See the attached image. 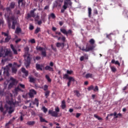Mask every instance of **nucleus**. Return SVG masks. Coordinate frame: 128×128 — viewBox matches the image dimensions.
Listing matches in <instances>:
<instances>
[{
  "label": "nucleus",
  "instance_id": "37",
  "mask_svg": "<svg viewBox=\"0 0 128 128\" xmlns=\"http://www.w3.org/2000/svg\"><path fill=\"white\" fill-rule=\"evenodd\" d=\"M94 118H97V120H102V118L96 115V114H94Z\"/></svg>",
  "mask_w": 128,
  "mask_h": 128
},
{
  "label": "nucleus",
  "instance_id": "47",
  "mask_svg": "<svg viewBox=\"0 0 128 128\" xmlns=\"http://www.w3.org/2000/svg\"><path fill=\"white\" fill-rule=\"evenodd\" d=\"M94 86L91 85L90 86H89L88 88V90L90 92V90H94Z\"/></svg>",
  "mask_w": 128,
  "mask_h": 128
},
{
  "label": "nucleus",
  "instance_id": "55",
  "mask_svg": "<svg viewBox=\"0 0 128 128\" xmlns=\"http://www.w3.org/2000/svg\"><path fill=\"white\" fill-rule=\"evenodd\" d=\"M93 90L94 92H98V86H96L95 88H94Z\"/></svg>",
  "mask_w": 128,
  "mask_h": 128
},
{
  "label": "nucleus",
  "instance_id": "10",
  "mask_svg": "<svg viewBox=\"0 0 128 128\" xmlns=\"http://www.w3.org/2000/svg\"><path fill=\"white\" fill-rule=\"evenodd\" d=\"M94 48H96V46L94 45H86V52H92L94 50Z\"/></svg>",
  "mask_w": 128,
  "mask_h": 128
},
{
  "label": "nucleus",
  "instance_id": "57",
  "mask_svg": "<svg viewBox=\"0 0 128 128\" xmlns=\"http://www.w3.org/2000/svg\"><path fill=\"white\" fill-rule=\"evenodd\" d=\"M30 42H31V44H36V40L34 39H31L30 40Z\"/></svg>",
  "mask_w": 128,
  "mask_h": 128
},
{
  "label": "nucleus",
  "instance_id": "2",
  "mask_svg": "<svg viewBox=\"0 0 128 128\" xmlns=\"http://www.w3.org/2000/svg\"><path fill=\"white\" fill-rule=\"evenodd\" d=\"M14 8H16V2H12L10 4V6L6 8L7 14H6L5 16H6L8 18H10V16H12V10Z\"/></svg>",
  "mask_w": 128,
  "mask_h": 128
},
{
  "label": "nucleus",
  "instance_id": "35",
  "mask_svg": "<svg viewBox=\"0 0 128 128\" xmlns=\"http://www.w3.org/2000/svg\"><path fill=\"white\" fill-rule=\"evenodd\" d=\"M74 93L76 94V96L78 97L80 96V92H78V90H74Z\"/></svg>",
  "mask_w": 128,
  "mask_h": 128
},
{
  "label": "nucleus",
  "instance_id": "19",
  "mask_svg": "<svg viewBox=\"0 0 128 128\" xmlns=\"http://www.w3.org/2000/svg\"><path fill=\"white\" fill-rule=\"evenodd\" d=\"M10 46L12 50H13L14 54H18V51L16 50V48H14V45L12 44H10Z\"/></svg>",
  "mask_w": 128,
  "mask_h": 128
},
{
  "label": "nucleus",
  "instance_id": "51",
  "mask_svg": "<svg viewBox=\"0 0 128 128\" xmlns=\"http://www.w3.org/2000/svg\"><path fill=\"white\" fill-rule=\"evenodd\" d=\"M40 60V56H37L34 59V62H36V60Z\"/></svg>",
  "mask_w": 128,
  "mask_h": 128
},
{
  "label": "nucleus",
  "instance_id": "42",
  "mask_svg": "<svg viewBox=\"0 0 128 128\" xmlns=\"http://www.w3.org/2000/svg\"><path fill=\"white\" fill-rule=\"evenodd\" d=\"M74 73V71H72V70H66V74H72Z\"/></svg>",
  "mask_w": 128,
  "mask_h": 128
},
{
  "label": "nucleus",
  "instance_id": "6",
  "mask_svg": "<svg viewBox=\"0 0 128 128\" xmlns=\"http://www.w3.org/2000/svg\"><path fill=\"white\" fill-rule=\"evenodd\" d=\"M10 82L8 86V88H12L14 86H16L18 82V81L16 79L12 77L10 78Z\"/></svg>",
  "mask_w": 128,
  "mask_h": 128
},
{
  "label": "nucleus",
  "instance_id": "39",
  "mask_svg": "<svg viewBox=\"0 0 128 128\" xmlns=\"http://www.w3.org/2000/svg\"><path fill=\"white\" fill-rule=\"evenodd\" d=\"M4 49L2 48L0 50V56H4Z\"/></svg>",
  "mask_w": 128,
  "mask_h": 128
},
{
  "label": "nucleus",
  "instance_id": "16",
  "mask_svg": "<svg viewBox=\"0 0 128 128\" xmlns=\"http://www.w3.org/2000/svg\"><path fill=\"white\" fill-rule=\"evenodd\" d=\"M39 118H40V122H46V124L48 122V120H46V119L42 118V116L40 115L39 116Z\"/></svg>",
  "mask_w": 128,
  "mask_h": 128
},
{
  "label": "nucleus",
  "instance_id": "34",
  "mask_svg": "<svg viewBox=\"0 0 128 128\" xmlns=\"http://www.w3.org/2000/svg\"><path fill=\"white\" fill-rule=\"evenodd\" d=\"M28 78L30 80L29 82H36V79H34V78L32 77L29 76Z\"/></svg>",
  "mask_w": 128,
  "mask_h": 128
},
{
  "label": "nucleus",
  "instance_id": "1",
  "mask_svg": "<svg viewBox=\"0 0 128 128\" xmlns=\"http://www.w3.org/2000/svg\"><path fill=\"white\" fill-rule=\"evenodd\" d=\"M10 16L9 18H8V28L10 30V28H12V30H16V25L18 24L16 18V17L14 16Z\"/></svg>",
  "mask_w": 128,
  "mask_h": 128
},
{
  "label": "nucleus",
  "instance_id": "53",
  "mask_svg": "<svg viewBox=\"0 0 128 128\" xmlns=\"http://www.w3.org/2000/svg\"><path fill=\"white\" fill-rule=\"evenodd\" d=\"M48 85L46 84L44 86V91L48 90Z\"/></svg>",
  "mask_w": 128,
  "mask_h": 128
},
{
  "label": "nucleus",
  "instance_id": "59",
  "mask_svg": "<svg viewBox=\"0 0 128 128\" xmlns=\"http://www.w3.org/2000/svg\"><path fill=\"white\" fill-rule=\"evenodd\" d=\"M51 48L53 50H54V52H56V47H54V46L52 45Z\"/></svg>",
  "mask_w": 128,
  "mask_h": 128
},
{
  "label": "nucleus",
  "instance_id": "58",
  "mask_svg": "<svg viewBox=\"0 0 128 128\" xmlns=\"http://www.w3.org/2000/svg\"><path fill=\"white\" fill-rule=\"evenodd\" d=\"M80 62H84V56H80Z\"/></svg>",
  "mask_w": 128,
  "mask_h": 128
},
{
  "label": "nucleus",
  "instance_id": "27",
  "mask_svg": "<svg viewBox=\"0 0 128 128\" xmlns=\"http://www.w3.org/2000/svg\"><path fill=\"white\" fill-rule=\"evenodd\" d=\"M10 56V50H6L4 54V56Z\"/></svg>",
  "mask_w": 128,
  "mask_h": 128
},
{
  "label": "nucleus",
  "instance_id": "21",
  "mask_svg": "<svg viewBox=\"0 0 128 128\" xmlns=\"http://www.w3.org/2000/svg\"><path fill=\"white\" fill-rule=\"evenodd\" d=\"M46 70H49L50 72H54V68L52 67H50V66H46L45 68Z\"/></svg>",
  "mask_w": 128,
  "mask_h": 128
},
{
  "label": "nucleus",
  "instance_id": "22",
  "mask_svg": "<svg viewBox=\"0 0 128 128\" xmlns=\"http://www.w3.org/2000/svg\"><path fill=\"white\" fill-rule=\"evenodd\" d=\"M36 10V9L34 8L33 10H31L30 12V14L32 18H36V14H34V12Z\"/></svg>",
  "mask_w": 128,
  "mask_h": 128
},
{
  "label": "nucleus",
  "instance_id": "41",
  "mask_svg": "<svg viewBox=\"0 0 128 128\" xmlns=\"http://www.w3.org/2000/svg\"><path fill=\"white\" fill-rule=\"evenodd\" d=\"M34 104H36V106H38V100L36 98H35L34 102Z\"/></svg>",
  "mask_w": 128,
  "mask_h": 128
},
{
  "label": "nucleus",
  "instance_id": "60",
  "mask_svg": "<svg viewBox=\"0 0 128 128\" xmlns=\"http://www.w3.org/2000/svg\"><path fill=\"white\" fill-rule=\"evenodd\" d=\"M20 40H22V39L18 38L15 41V42H16V44H18V42H20Z\"/></svg>",
  "mask_w": 128,
  "mask_h": 128
},
{
  "label": "nucleus",
  "instance_id": "18",
  "mask_svg": "<svg viewBox=\"0 0 128 128\" xmlns=\"http://www.w3.org/2000/svg\"><path fill=\"white\" fill-rule=\"evenodd\" d=\"M56 46L57 48H60V46L63 48H64V43H60V42H57L56 44Z\"/></svg>",
  "mask_w": 128,
  "mask_h": 128
},
{
  "label": "nucleus",
  "instance_id": "4",
  "mask_svg": "<svg viewBox=\"0 0 128 128\" xmlns=\"http://www.w3.org/2000/svg\"><path fill=\"white\" fill-rule=\"evenodd\" d=\"M24 58L25 60L24 64L26 68H28L30 64V60H32V58H30V55L28 54L27 56L26 55H24Z\"/></svg>",
  "mask_w": 128,
  "mask_h": 128
},
{
  "label": "nucleus",
  "instance_id": "30",
  "mask_svg": "<svg viewBox=\"0 0 128 128\" xmlns=\"http://www.w3.org/2000/svg\"><path fill=\"white\" fill-rule=\"evenodd\" d=\"M8 104H10V106H16V103L12 101H8Z\"/></svg>",
  "mask_w": 128,
  "mask_h": 128
},
{
  "label": "nucleus",
  "instance_id": "11",
  "mask_svg": "<svg viewBox=\"0 0 128 128\" xmlns=\"http://www.w3.org/2000/svg\"><path fill=\"white\" fill-rule=\"evenodd\" d=\"M4 74L6 76H10V72L8 71L10 70V68H8V66H6L4 68Z\"/></svg>",
  "mask_w": 128,
  "mask_h": 128
},
{
  "label": "nucleus",
  "instance_id": "24",
  "mask_svg": "<svg viewBox=\"0 0 128 128\" xmlns=\"http://www.w3.org/2000/svg\"><path fill=\"white\" fill-rule=\"evenodd\" d=\"M22 32V29L20 27H17L15 30V34H20Z\"/></svg>",
  "mask_w": 128,
  "mask_h": 128
},
{
  "label": "nucleus",
  "instance_id": "46",
  "mask_svg": "<svg viewBox=\"0 0 128 128\" xmlns=\"http://www.w3.org/2000/svg\"><path fill=\"white\" fill-rule=\"evenodd\" d=\"M46 78L47 80H48V82H52V79L50 78V76L48 75L46 76Z\"/></svg>",
  "mask_w": 128,
  "mask_h": 128
},
{
  "label": "nucleus",
  "instance_id": "9",
  "mask_svg": "<svg viewBox=\"0 0 128 128\" xmlns=\"http://www.w3.org/2000/svg\"><path fill=\"white\" fill-rule=\"evenodd\" d=\"M4 108L6 110V112L8 110V113L9 114H12L14 112V109L12 108V106H8L7 104H4Z\"/></svg>",
  "mask_w": 128,
  "mask_h": 128
},
{
  "label": "nucleus",
  "instance_id": "49",
  "mask_svg": "<svg viewBox=\"0 0 128 128\" xmlns=\"http://www.w3.org/2000/svg\"><path fill=\"white\" fill-rule=\"evenodd\" d=\"M40 28H37L35 30V34H38V32H40Z\"/></svg>",
  "mask_w": 128,
  "mask_h": 128
},
{
  "label": "nucleus",
  "instance_id": "63",
  "mask_svg": "<svg viewBox=\"0 0 128 128\" xmlns=\"http://www.w3.org/2000/svg\"><path fill=\"white\" fill-rule=\"evenodd\" d=\"M8 61V59H2V64H4V62H7Z\"/></svg>",
  "mask_w": 128,
  "mask_h": 128
},
{
  "label": "nucleus",
  "instance_id": "3",
  "mask_svg": "<svg viewBox=\"0 0 128 128\" xmlns=\"http://www.w3.org/2000/svg\"><path fill=\"white\" fill-rule=\"evenodd\" d=\"M72 2L70 0H64V4L62 6L63 9L61 10L62 14H64V10H66L68 6H72Z\"/></svg>",
  "mask_w": 128,
  "mask_h": 128
},
{
  "label": "nucleus",
  "instance_id": "20",
  "mask_svg": "<svg viewBox=\"0 0 128 128\" xmlns=\"http://www.w3.org/2000/svg\"><path fill=\"white\" fill-rule=\"evenodd\" d=\"M114 118H122V114L120 113L116 114V112H114Z\"/></svg>",
  "mask_w": 128,
  "mask_h": 128
},
{
  "label": "nucleus",
  "instance_id": "25",
  "mask_svg": "<svg viewBox=\"0 0 128 128\" xmlns=\"http://www.w3.org/2000/svg\"><path fill=\"white\" fill-rule=\"evenodd\" d=\"M111 62L112 64H118V66H120V64L118 60L116 61L114 60H112Z\"/></svg>",
  "mask_w": 128,
  "mask_h": 128
},
{
  "label": "nucleus",
  "instance_id": "26",
  "mask_svg": "<svg viewBox=\"0 0 128 128\" xmlns=\"http://www.w3.org/2000/svg\"><path fill=\"white\" fill-rule=\"evenodd\" d=\"M0 112H3L4 114H6V110H4V107L2 106H0Z\"/></svg>",
  "mask_w": 128,
  "mask_h": 128
},
{
  "label": "nucleus",
  "instance_id": "62",
  "mask_svg": "<svg viewBox=\"0 0 128 128\" xmlns=\"http://www.w3.org/2000/svg\"><path fill=\"white\" fill-rule=\"evenodd\" d=\"M94 14H98V10L96 9L94 10Z\"/></svg>",
  "mask_w": 128,
  "mask_h": 128
},
{
  "label": "nucleus",
  "instance_id": "36",
  "mask_svg": "<svg viewBox=\"0 0 128 128\" xmlns=\"http://www.w3.org/2000/svg\"><path fill=\"white\" fill-rule=\"evenodd\" d=\"M12 38L10 36H8L5 38V42H8Z\"/></svg>",
  "mask_w": 128,
  "mask_h": 128
},
{
  "label": "nucleus",
  "instance_id": "45",
  "mask_svg": "<svg viewBox=\"0 0 128 128\" xmlns=\"http://www.w3.org/2000/svg\"><path fill=\"white\" fill-rule=\"evenodd\" d=\"M50 90H48L46 91L45 92V96H46V98H48V97L50 96Z\"/></svg>",
  "mask_w": 128,
  "mask_h": 128
},
{
  "label": "nucleus",
  "instance_id": "5",
  "mask_svg": "<svg viewBox=\"0 0 128 128\" xmlns=\"http://www.w3.org/2000/svg\"><path fill=\"white\" fill-rule=\"evenodd\" d=\"M55 110L56 111H53L52 110H49L48 114H50L52 116L58 118V112H60V108L58 107L56 108Z\"/></svg>",
  "mask_w": 128,
  "mask_h": 128
},
{
  "label": "nucleus",
  "instance_id": "43",
  "mask_svg": "<svg viewBox=\"0 0 128 128\" xmlns=\"http://www.w3.org/2000/svg\"><path fill=\"white\" fill-rule=\"evenodd\" d=\"M70 78V76H68V74H64L63 76V78H64V80L66 78V80H68V78Z\"/></svg>",
  "mask_w": 128,
  "mask_h": 128
},
{
  "label": "nucleus",
  "instance_id": "8",
  "mask_svg": "<svg viewBox=\"0 0 128 128\" xmlns=\"http://www.w3.org/2000/svg\"><path fill=\"white\" fill-rule=\"evenodd\" d=\"M60 32H61L62 34H65V36H68V34L69 36H72V30H69L66 31V30L65 28H60Z\"/></svg>",
  "mask_w": 128,
  "mask_h": 128
},
{
  "label": "nucleus",
  "instance_id": "44",
  "mask_svg": "<svg viewBox=\"0 0 128 128\" xmlns=\"http://www.w3.org/2000/svg\"><path fill=\"white\" fill-rule=\"evenodd\" d=\"M42 110H43V112L44 114H46V112H48V109L45 106H43L42 108Z\"/></svg>",
  "mask_w": 128,
  "mask_h": 128
},
{
  "label": "nucleus",
  "instance_id": "56",
  "mask_svg": "<svg viewBox=\"0 0 128 128\" xmlns=\"http://www.w3.org/2000/svg\"><path fill=\"white\" fill-rule=\"evenodd\" d=\"M80 116H82V114H80V113H76V118H78L80 117Z\"/></svg>",
  "mask_w": 128,
  "mask_h": 128
},
{
  "label": "nucleus",
  "instance_id": "33",
  "mask_svg": "<svg viewBox=\"0 0 128 128\" xmlns=\"http://www.w3.org/2000/svg\"><path fill=\"white\" fill-rule=\"evenodd\" d=\"M85 78H92V74L88 73L86 75Z\"/></svg>",
  "mask_w": 128,
  "mask_h": 128
},
{
  "label": "nucleus",
  "instance_id": "50",
  "mask_svg": "<svg viewBox=\"0 0 128 128\" xmlns=\"http://www.w3.org/2000/svg\"><path fill=\"white\" fill-rule=\"evenodd\" d=\"M18 90L22 91V89L18 86L17 88H15V92H18Z\"/></svg>",
  "mask_w": 128,
  "mask_h": 128
},
{
  "label": "nucleus",
  "instance_id": "17",
  "mask_svg": "<svg viewBox=\"0 0 128 128\" xmlns=\"http://www.w3.org/2000/svg\"><path fill=\"white\" fill-rule=\"evenodd\" d=\"M14 120H16V118L14 117H13L12 119L10 120L6 124V126H8L10 124H12V122L14 121Z\"/></svg>",
  "mask_w": 128,
  "mask_h": 128
},
{
  "label": "nucleus",
  "instance_id": "40",
  "mask_svg": "<svg viewBox=\"0 0 128 128\" xmlns=\"http://www.w3.org/2000/svg\"><path fill=\"white\" fill-rule=\"evenodd\" d=\"M88 16L89 18H90L92 16V8H88Z\"/></svg>",
  "mask_w": 128,
  "mask_h": 128
},
{
  "label": "nucleus",
  "instance_id": "29",
  "mask_svg": "<svg viewBox=\"0 0 128 128\" xmlns=\"http://www.w3.org/2000/svg\"><path fill=\"white\" fill-rule=\"evenodd\" d=\"M36 68L38 70H42V66L40 64H36Z\"/></svg>",
  "mask_w": 128,
  "mask_h": 128
},
{
  "label": "nucleus",
  "instance_id": "31",
  "mask_svg": "<svg viewBox=\"0 0 128 128\" xmlns=\"http://www.w3.org/2000/svg\"><path fill=\"white\" fill-rule=\"evenodd\" d=\"M89 42L91 46H94V44L96 43V41L94 40V39L92 38L89 40Z\"/></svg>",
  "mask_w": 128,
  "mask_h": 128
},
{
  "label": "nucleus",
  "instance_id": "64",
  "mask_svg": "<svg viewBox=\"0 0 128 128\" xmlns=\"http://www.w3.org/2000/svg\"><path fill=\"white\" fill-rule=\"evenodd\" d=\"M80 50H82L83 52H86V48H84V46H83L82 48H80Z\"/></svg>",
  "mask_w": 128,
  "mask_h": 128
},
{
  "label": "nucleus",
  "instance_id": "14",
  "mask_svg": "<svg viewBox=\"0 0 128 128\" xmlns=\"http://www.w3.org/2000/svg\"><path fill=\"white\" fill-rule=\"evenodd\" d=\"M22 72L24 74L25 76H28V71L26 70L24 68H22Z\"/></svg>",
  "mask_w": 128,
  "mask_h": 128
},
{
  "label": "nucleus",
  "instance_id": "12",
  "mask_svg": "<svg viewBox=\"0 0 128 128\" xmlns=\"http://www.w3.org/2000/svg\"><path fill=\"white\" fill-rule=\"evenodd\" d=\"M34 94H36V91L34 89H31L30 90V92L28 93V96L30 98H32L34 96Z\"/></svg>",
  "mask_w": 128,
  "mask_h": 128
},
{
  "label": "nucleus",
  "instance_id": "13",
  "mask_svg": "<svg viewBox=\"0 0 128 128\" xmlns=\"http://www.w3.org/2000/svg\"><path fill=\"white\" fill-rule=\"evenodd\" d=\"M68 82L67 83L68 86H70L72 82H76V80H74V77L72 76H69V78H68Z\"/></svg>",
  "mask_w": 128,
  "mask_h": 128
},
{
  "label": "nucleus",
  "instance_id": "28",
  "mask_svg": "<svg viewBox=\"0 0 128 128\" xmlns=\"http://www.w3.org/2000/svg\"><path fill=\"white\" fill-rule=\"evenodd\" d=\"M36 124V122L34 121H28L27 122L26 124L28 126H34Z\"/></svg>",
  "mask_w": 128,
  "mask_h": 128
},
{
  "label": "nucleus",
  "instance_id": "61",
  "mask_svg": "<svg viewBox=\"0 0 128 128\" xmlns=\"http://www.w3.org/2000/svg\"><path fill=\"white\" fill-rule=\"evenodd\" d=\"M61 106L62 110H64V108H66V104H62Z\"/></svg>",
  "mask_w": 128,
  "mask_h": 128
},
{
  "label": "nucleus",
  "instance_id": "15",
  "mask_svg": "<svg viewBox=\"0 0 128 128\" xmlns=\"http://www.w3.org/2000/svg\"><path fill=\"white\" fill-rule=\"evenodd\" d=\"M62 0H58L56 2L54 6H62Z\"/></svg>",
  "mask_w": 128,
  "mask_h": 128
},
{
  "label": "nucleus",
  "instance_id": "32",
  "mask_svg": "<svg viewBox=\"0 0 128 128\" xmlns=\"http://www.w3.org/2000/svg\"><path fill=\"white\" fill-rule=\"evenodd\" d=\"M110 68L112 72H116V68L114 66H110Z\"/></svg>",
  "mask_w": 128,
  "mask_h": 128
},
{
  "label": "nucleus",
  "instance_id": "54",
  "mask_svg": "<svg viewBox=\"0 0 128 128\" xmlns=\"http://www.w3.org/2000/svg\"><path fill=\"white\" fill-rule=\"evenodd\" d=\"M84 60H88V56L87 55V54H84Z\"/></svg>",
  "mask_w": 128,
  "mask_h": 128
},
{
  "label": "nucleus",
  "instance_id": "7",
  "mask_svg": "<svg viewBox=\"0 0 128 128\" xmlns=\"http://www.w3.org/2000/svg\"><path fill=\"white\" fill-rule=\"evenodd\" d=\"M36 50H40L41 52V54L44 58L46 56V48L38 46L36 47Z\"/></svg>",
  "mask_w": 128,
  "mask_h": 128
},
{
  "label": "nucleus",
  "instance_id": "23",
  "mask_svg": "<svg viewBox=\"0 0 128 128\" xmlns=\"http://www.w3.org/2000/svg\"><path fill=\"white\" fill-rule=\"evenodd\" d=\"M12 74H16L18 72V68H16V66H13L12 68Z\"/></svg>",
  "mask_w": 128,
  "mask_h": 128
},
{
  "label": "nucleus",
  "instance_id": "48",
  "mask_svg": "<svg viewBox=\"0 0 128 128\" xmlns=\"http://www.w3.org/2000/svg\"><path fill=\"white\" fill-rule=\"evenodd\" d=\"M50 18H53V19H54V18H56V15H55L54 14V13H52V14H50Z\"/></svg>",
  "mask_w": 128,
  "mask_h": 128
},
{
  "label": "nucleus",
  "instance_id": "38",
  "mask_svg": "<svg viewBox=\"0 0 128 128\" xmlns=\"http://www.w3.org/2000/svg\"><path fill=\"white\" fill-rule=\"evenodd\" d=\"M18 86H19V88H23V89L26 88V86L24 84H18Z\"/></svg>",
  "mask_w": 128,
  "mask_h": 128
},
{
  "label": "nucleus",
  "instance_id": "52",
  "mask_svg": "<svg viewBox=\"0 0 128 128\" xmlns=\"http://www.w3.org/2000/svg\"><path fill=\"white\" fill-rule=\"evenodd\" d=\"M2 34L4 35V36H8V33H6L4 32H2Z\"/></svg>",
  "mask_w": 128,
  "mask_h": 128
}]
</instances>
